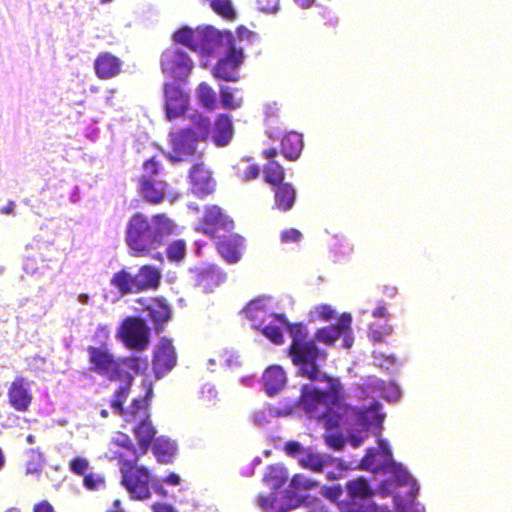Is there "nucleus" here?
I'll use <instances>...</instances> for the list:
<instances>
[{
	"label": "nucleus",
	"instance_id": "obj_21",
	"mask_svg": "<svg viewBox=\"0 0 512 512\" xmlns=\"http://www.w3.org/2000/svg\"><path fill=\"white\" fill-rule=\"evenodd\" d=\"M93 67L98 79L109 80L122 73L123 61L110 52H101L95 58Z\"/></svg>",
	"mask_w": 512,
	"mask_h": 512
},
{
	"label": "nucleus",
	"instance_id": "obj_7",
	"mask_svg": "<svg viewBox=\"0 0 512 512\" xmlns=\"http://www.w3.org/2000/svg\"><path fill=\"white\" fill-rule=\"evenodd\" d=\"M116 336L128 350L141 352L150 345V328L146 321L138 316L124 318Z\"/></svg>",
	"mask_w": 512,
	"mask_h": 512
},
{
	"label": "nucleus",
	"instance_id": "obj_6",
	"mask_svg": "<svg viewBox=\"0 0 512 512\" xmlns=\"http://www.w3.org/2000/svg\"><path fill=\"white\" fill-rule=\"evenodd\" d=\"M138 462L131 460L119 466L120 483L132 499L142 501L151 497L153 476L146 466L139 465Z\"/></svg>",
	"mask_w": 512,
	"mask_h": 512
},
{
	"label": "nucleus",
	"instance_id": "obj_36",
	"mask_svg": "<svg viewBox=\"0 0 512 512\" xmlns=\"http://www.w3.org/2000/svg\"><path fill=\"white\" fill-rule=\"evenodd\" d=\"M152 452L156 457L157 462L161 464H170L176 452V447L173 442L158 438L153 444Z\"/></svg>",
	"mask_w": 512,
	"mask_h": 512
},
{
	"label": "nucleus",
	"instance_id": "obj_34",
	"mask_svg": "<svg viewBox=\"0 0 512 512\" xmlns=\"http://www.w3.org/2000/svg\"><path fill=\"white\" fill-rule=\"evenodd\" d=\"M386 467L384 473L392 474L398 485H408L410 487V496L414 498L418 492V487L409 472L401 464L395 462L393 458H391Z\"/></svg>",
	"mask_w": 512,
	"mask_h": 512
},
{
	"label": "nucleus",
	"instance_id": "obj_63",
	"mask_svg": "<svg viewBox=\"0 0 512 512\" xmlns=\"http://www.w3.org/2000/svg\"><path fill=\"white\" fill-rule=\"evenodd\" d=\"M153 489L157 495L160 497L166 498L168 497V491L163 487V485L160 482H154L153 483Z\"/></svg>",
	"mask_w": 512,
	"mask_h": 512
},
{
	"label": "nucleus",
	"instance_id": "obj_45",
	"mask_svg": "<svg viewBox=\"0 0 512 512\" xmlns=\"http://www.w3.org/2000/svg\"><path fill=\"white\" fill-rule=\"evenodd\" d=\"M83 485L90 491L99 490L106 486V478L103 474L89 472L83 477Z\"/></svg>",
	"mask_w": 512,
	"mask_h": 512
},
{
	"label": "nucleus",
	"instance_id": "obj_1",
	"mask_svg": "<svg viewBox=\"0 0 512 512\" xmlns=\"http://www.w3.org/2000/svg\"><path fill=\"white\" fill-rule=\"evenodd\" d=\"M177 225L165 213L148 218L141 212L132 214L125 228V243L133 257L161 259V254L152 252L161 247L166 238L173 235Z\"/></svg>",
	"mask_w": 512,
	"mask_h": 512
},
{
	"label": "nucleus",
	"instance_id": "obj_49",
	"mask_svg": "<svg viewBox=\"0 0 512 512\" xmlns=\"http://www.w3.org/2000/svg\"><path fill=\"white\" fill-rule=\"evenodd\" d=\"M88 468L89 461L84 457L77 456L69 461V469L75 475L84 477V475L87 474L86 471L88 470Z\"/></svg>",
	"mask_w": 512,
	"mask_h": 512
},
{
	"label": "nucleus",
	"instance_id": "obj_17",
	"mask_svg": "<svg viewBox=\"0 0 512 512\" xmlns=\"http://www.w3.org/2000/svg\"><path fill=\"white\" fill-rule=\"evenodd\" d=\"M169 140L174 155L168 157L173 162H180L197 153L198 143L193 133L186 128H180L169 134Z\"/></svg>",
	"mask_w": 512,
	"mask_h": 512
},
{
	"label": "nucleus",
	"instance_id": "obj_19",
	"mask_svg": "<svg viewBox=\"0 0 512 512\" xmlns=\"http://www.w3.org/2000/svg\"><path fill=\"white\" fill-rule=\"evenodd\" d=\"M215 239L216 250L227 263L235 264L240 261L245 248L243 236L230 232L228 235H218Z\"/></svg>",
	"mask_w": 512,
	"mask_h": 512
},
{
	"label": "nucleus",
	"instance_id": "obj_62",
	"mask_svg": "<svg viewBox=\"0 0 512 512\" xmlns=\"http://www.w3.org/2000/svg\"><path fill=\"white\" fill-rule=\"evenodd\" d=\"M373 317L376 318H387L389 313L385 307V305H379L372 311Z\"/></svg>",
	"mask_w": 512,
	"mask_h": 512
},
{
	"label": "nucleus",
	"instance_id": "obj_13",
	"mask_svg": "<svg viewBox=\"0 0 512 512\" xmlns=\"http://www.w3.org/2000/svg\"><path fill=\"white\" fill-rule=\"evenodd\" d=\"M308 379L311 381L327 382L329 384L328 389L323 390V392L326 394L328 402L334 407V410L337 411L338 414H344L346 425L349 424L350 418H359L361 416L362 413L360 410L338 403L342 396V385L338 378L328 376L326 373L321 372L319 364L315 378Z\"/></svg>",
	"mask_w": 512,
	"mask_h": 512
},
{
	"label": "nucleus",
	"instance_id": "obj_61",
	"mask_svg": "<svg viewBox=\"0 0 512 512\" xmlns=\"http://www.w3.org/2000/svg\"><path fill=\"white\" fill-rule=\"evenodd\" d=\"M163 482L167 485L177 486L181 483V477L172 472L163 478Z\"/></svg>",
	"mask_w": 512,
	"mask_h": 512
},
{
	"label": "nucleus",
	"instance_id": "obj_31",
	"mask_svg": "<svg viewBox=\"0 0 512 512\" xmlns=\"http://www.w3.org/2000/svg\"><path fill=\"white\" fill-rule=\"evenodd\" d=\"M110 284L121 295L139 293L136 283V276L126 269H121L113 274Z\"/></svg>",
	"mask_w": 512,
	"mask_h": 512
},
{
	"label": "nucleus",
	"instance_id": "obj_58",
	"mask_svg": "<svg viewBox=\"0 0 512 512\" xmlns=\"http://www.w3.org/2000/svg\"><path fill=\"white\" fill-rule=\"evenodd\" d=\"M326 443L335 450H341L344 446V440L340 435L327 436Z\"/></svg>",
	"mask_w": 512,
	"mask_h": 512
},
{
	"label": "nucleus",
	"instance_id": "obj_57",
	"mask_svg": "<svg viewBox=\"0 0 512 512\" xmlns=\"http://www.w3.org/2000/svg\"><path fill=\"white\" fill-rule=\"evenodd\" d=\"M316 312L317 316L325 321L331 319L334 313L333 309L327 304L318 306Z\"/></svg>",
	"mask_w": 512,
	"mask_h": 512
},
{
	"label": "nucleus",
	"instance_id": "obj_42",
	"mask_svg": "<svg viewBox=\"0 0 512 512\" xmlns=\"http://www.w3.org/2000/svg\"><path fill=\"white\" fill-rule=\"evenodd\" d=\"M326 463V460L321 454L311 451L306 452V454L299 459V465L301 467L317 473L323 471Z\"/></svg>",
	"mask_w": 512,
	"mask_h": 512
},
{
	"label": "nucleus",
	"instance_id": "obj_40",
	"mask_svg": "<svg viewBox=\"0 0 512 512\" xmlns=\"http://www.w3.org/2000/svg\"><path fill=\"white\" fill-rule=\"evenodd\" d=\"M286 480V470L278 466H270L263 477L264 483L274 490L282 487Z\"/></svg>",
	"mask_w": 512,
	"mask_h": 512
},
{
	"label": "nucleus",
	"instance_id": "obj_46",
	"mask_svg": "<svg viewBox=\"0 0 512 512\" xmlns=\"http://www.w3.org/2000/svg\"><path fill=\"white\" fill-rule=\"evenodd\" d=\"M221 104L223 108L234 110L241 106V100L234 98L232 92L227 87H222L220 90Z\"/></svg>",
	"mask_w": 512,
	"mask_h": 512
},
{
	"label": "nucleus",
	"instance_id": "obj_10",
	"mask_svg": "<svg viewBox=\"0 0 512 512\" xmlns=\"http://www.w3.org/2000/svg\"><path fill=\"white\" fill-rule=\"evenodd\" d=\"M234 221L218 205H207L204 208L197 230L210 238L218 237L219 232H232Z\"/></svg>",
	"mask_w": 512,
	"mask_h": 512
},
{
	"label": "nucleus",
	"instance_id": "obj_51",
	"mask_svg": "<svg viewBox=\"0 0 512 512\" xmlns=\"http://www.w3.org/2000/svg\"><path fill=\"white\" fill-rule=\"evenodd\" d=\"M302 239V233L296 228L285 229L280 234L282 243H298Z\"/></svg>",
	"mask_w": 512,
	"mask_h": 512
},
{
	"label": "nucleus",
	"instance_id": "obj_18",
	"mask_svg": "<svg viewBox=\"0 0 512 512\" xmlns=\"http://www.w3.org/2000/svg\"><path fill=\"white\" fill-rule=\"evenodd\" d=\"M30 382L21 375L14 377L7 389V399L11 408L20 413L27 412L33 402Z\"/></svg>",
	"mask_w": 512,
	"mask_h": 512
},
{
	"label": "nucleus",
	"instance_id": "obj_15",
	"mask_svg": "<svg viewBox=\"0 0 512 512\" xmlns=\"http://www.w3.org/2000/svg\"><path fill=\"white\" fill-rule=\"evenodd\" d=\"M188 179L191 192L199 198L211 195L215 191L216 181L203 161H198L191 166Z\"/></svg>",
	"mask_w": 512,
	"mask_h": 512
},
{
	"label": "nucleus",
	"instance_id": "obj_48",
	"mask_svg": "<svg viewBox=\"0 0 512 512\" xmlns=\"http://www.w3.org/2000/svg\"><path fill=\"white\" fill-rule=\"evenodd\" d=\"M43 469V461L40 454L32 453L31 458L26 462L25 472L27 475L39 476Z\"/></svg>",
	"mask_w": 512,
	"mask_h": 512
},
{
	"label": "nucleus",
	"instance_id": "obj_24",
	"mask_svg": "<svg viewBox=\"0 0 512 512\" xmlns=\"http://www.w3.org/2000/svg\"><path fill=\"white\" fill-rule=\"evenodd\" d=\"M131 432L136 438L140 454L146 455L152 444L156 441L157 430L151 419L131 425Z\"/></svg>",
	"mask_w": 512,
	"mask_h": 512
},
{
	"label": "nucleus",
	"instance_id": "obj_30",
	"mask_svg": "<svg viewBox=\"0 0 512 512\" xmlns=\"http://www.w3.org/2000/svg\"><path fill=\"white\" fill-rule=\"evenodd\" d=\"M138 292L156 289L160 285L161 271L151 265H142L135 274Z\"/></svg>",
	"mask_w": 512,
	"mask_h": 512
},
{
	"label": "nucleus",
	"instance_id": "obj_20",
	"mask_svg": "<svg viewBox=\"0 0 512 512\" xmlns=\"http://www.w3.org/2000/svg\"><path fill=\"white\" fill-rule=\"evenodd\" d=\"M379 448H369L361 460V467L374 473H384L392 453L385 440L380 439Z\"/></svg>",
	"mask_w": 512,
	"mask_h": 512
},
{
	"label": "nucleus",
	"instance_id": "obj_9",
	"mask_svg": "<svg viewBox=\"0 0 512 512\" xmlns=\"http://www.w3.org/2000/svg\"><path fill=\"white\" fill-rule=\"evenodd\" d=\"M144 454H140V449L130 436L122 431H116L107 444L105 458L110 461H116L118 467L124 465V462L135 460L139 461Z\"/></svg>",
	"mask_w": 512,
	"mask_h": 512
},
{
	"label": "nucleus",
	"instance_id": "obj_2",
	"mask_svg": "<svg viewBox=\"0 0 512 512\" xmlns=\"http://www.w3.org/2000/svg\"><path fill=\"white\" fill-rule=\"evenodd\" d=\"M275 318L285 324L292 339L288 354L293 364L298 367L297 374L303 378H315L318 362L327 358L326 351L319 349L314 340H307L308 329L303 323L290 324L283 314H276Z\"/></svg>",
	"mask_w": 512,
	"mask_h": 512
},
{
	"label": "nucleus",
	"instance_id": "obj_41",
	"mask_svg": "<svg viewBox=\"0 0 512 512\" xmlns=\"http://www.w3.org/2000/svg\"><path fill=\"white\" fill-rule=\"evenodd\" d=\"M210 7L214 13L227 21H234L237 17L231 0H209Z\"/></svg>",
	"mask_w": 512,
	"mask_h": 512
},
{
	"label": "nucleus",
	"instance_id": "obj_32",
	"mask_svg": "<svg viewBox=\"0 0 512 512\" xmlns=\"http://www.w3.org/2000/svg\"><path fill=\"white\" fill-rule=\"evenodd\" d=\"M303 148L302 135L297 132H289L281 139L280 153L290 161L296 160Z\"/></svg>",
	"mask_w": 512,
	"mask_h": 512
},
{
	"label": "nucleus",
	"instance_id": "obj_50",
	"mask_svg": "<svg viewBox=\"0 0 512 512\" xmlns=\"http://www.w3.org/2000/svg\"><path fill=\"white\" fill-rule=\"evenodd\" d=\"M261 332L274 344H282L284 342L283 334L280 328L276 325H266L261 329Z\"/></svg>",
	"mask_w": 512,
	"mask_h": 512
},
{
	"label": "nucleus",
	"instance_id": "obj_14",
	"mask_svg": "<svg viewBox=\"0 0 512 512\" xmlns=\"http://www.w3.org/2000/svg\"><path fill=\"white\" fill-rule=\"evenodd\" d=\"M234 42V35L230 31H220L212 26H206L201 28L197 52L205 56L221 54Z\"/></svg>",
	"mask_w": 512,
	"mask_h": 512
},
{
	"label": "nucleus",
	"instance_id": "obj_59",
	"mask_svg": "<svg viewBox=\"0 0 512 512\" xmlns=\"http://www.w3.org/2000/svg\"><path fill=\"white\" fill-rule=\"evenodd\" d=\"M151 509L153 512H177L173 505L162 502L152 504Z\"/></svg>",
	"mask_w": 512,
	"mask_h": 512
},
{
	"label": "nucleus",
	"instance_id": "obj_37",
	"mask_svg": "<svg viewBox=\"0 0 512 512\" xmlns=\"http://www.w3.org/2000/svg\"><path fill=\"white\" fill-rule=\"evenodd\" d=\"M201 28L192 29L190 27H182L173 34V40L182 44L193 51H198Z\"/></svg>",
	"mask_w": 512,
	"mask_h": 512
},
{
	"label": "nucleus",
	"instance_id": "obj_11",
	"mask_svg": "<svg viewBox=\"0 0 512 512\" xmlns=\"http://www.w3.org/2000/svg\"><path fill=\"white\" fill-rule=\"evenodd\" d=\"M222 53L224 55L218 60L213 68V76L227 82L238 81V68L241 66L244 59L243 48L238 47L236 42H234L232 45L224 49Z\"/></svg>",
	"mask_w": 512,
	"mask_h": 512
},
{
	"label": "nucleus",
	"instance_id": "obj_25",
	"mask_svg": "<svg viewBox=\"0 0 512 512\" xmlns=\"http://www.w3.org/2000/svg\"><path fill=\"white\" fill-rule=\"evenodd\" d=\"M148 315L155 326L157 333L163 331L164 325L171 318V308L164 298H154L145 307Z\"/></svg>",
	"mask_w": 512,
	"mask_h": 512
},
{
	"label": "nucleus",
	"instance_id": "obj_43",
	"mask_svg": "<svg viewBox=\"0 0 512 512\" xmlns=\"http://www.w3.org/2000/svg\"><path fill=\"white\" fill-rule=\"evenodd\" d=\"M167 257L172 262H180L186 255V243L182 239L172 241L166 249Z\"/></svg>",
	"mask_w": 512,
	"mask_h": 512
},
{
	"label": "nucleus",
	"instance_id": "obj_29",
	"mask_svg": "<svg viewBox=\"0 0 512 512\" xmlns=\"http://www.w3.org/2000/svg\"><path fill=\"white\" fill-rule=\"evenodd\" d=\"M262 380L266 393L273 396L285 386L286 374L280 366L274 365L264 371Z\"/></svg>",
	"mask_w": 512,
	"mask_h": 512
},
{
	"label": "nucleus",
	"instance_id": "obj_64",
	"mask_svg": "<svg viewBox=\"0 0 512 512\" xmlns=\"http://www.w3.org/2000/svg\"><path fill=\"white\" fill-rule=\"evenodd\" d=\"M15 202L9 200L5 206L0 208V214L10 215L14 214Z\"/></svg>",
	"mask_w": 512,
	"mask_h": 512
},
{
	"label": "nucleus",
	"instance_id": "obj_39",
	"mask_svg": "<svg viewBox=\"0 0 512 512\" xmlns=\"http://www.w3.org/2000/svg\"><path fill=\"white\" fill-rule=\"evenodd\" d=\"M199 103L205 109L212 111L217 107V97L213 88L206 82H201L197 87Z\"/></svg>",
	"mask_w": 512,
	"mask_h": 512
},
{
	"label": "nucleus",
	"instance_id": "obj_22",
	"mask_svg": "<svg viewBox=\"0 0 512 512\" xmlns=\"http://www.w3.org/2000/svg\"><path fill=\"white\" fill-rule=\"evenodd\" d=\"M226 274L217 265L211 264L195 272V283L204 292H212L214 288L226 281Z\"/></svg>",
	"mask_w": 512,
	"mask_h": 512
},
{
	"label": "nucleus",
	"instance_id": "obj_27",
	"mask_svg": "<svg viewBox=\"0 0 512 512\" xmlns=\"http://www.w3.org/2000/svg\"><path fill=\"white\" fill-rule=\"evenodd\" d=\"M274 208L287 212L291 210L296 202L297 192L291 183H282L274 186Z\"/></svg>",
	"mask_w": 512,
	"mask_h": 512
},
{
	"label": "nucleus",
	"instance_id": "obj_23",
	"mask_svg": "<svg viewBox=\"0 0 512 512\" xmlns=\"http://www.w3.org/2000/svg\"><path fill=\"white\" fill-rule=\"evenodd\" d=\"M138 182L140 194L148 203L158 205L163 202L167 188L165 181H157L147 176H141Z\"/></svg>",
	"mask_w": 512,
	"mask_h": 512
},
{
	"label": "nucleus",
	"instance_id": "obj_44",
	"mask_svg": "<svg viewBox=\"0 0 512 512\" xmlns=\"http://www.w3.org/2000/svg\"><path fill=\"white\" fill-rule=\"evenodd\" d=\"M120 367L123 365L137 374H142L147 370L148 362L136 355L119 358Z\"/></svg>",
	"mask_w": 512,
	"mask_h": 512
},
{
	"label": "nucleus",
	"instance_id": "obj_60",
	"mask_svg": "<svg viewBox=\"0 0 512 512\" xmlns=\"http://www.w3.org/2000/svg\"><path fill=\"white\" fill-rule=\"evenodd\" d=\"M285 452L290 456H295L302 450V446L297 441H290L284 447Z\"/></svg>",
	"mask_w": 512,
	"mask_h": 512
},
{
	"label": "nucleus",
	"instance_id": "obj_38",
	"mask_svg": "<svg viewBox=\"0 0 512 512\" xmlns=\"http://www.w3.org/2000/svg\"><path fill=\"white\" fill-rule=\"evenodd\" d=\"M263 175L264 181L272 187L285 183V170L275 160H270L266 165H264Z\"/></svg>",
	"mask_w": 512,
	"mask_h": 512
},
{
	"label": "nucleus",
	"instance_id": "obj_47",
	"mask_svg": "<svg viewBox=\"0 0 512 512\" xmlns=\"http://www.w3.org/2000/svg\"><path fill=\"white\" fill-rule=\"evenodd\" d=\"M290 486L295 490H309L317 487L318 482L308 479L302 474H295L291 479Z\"/></svg>",
	"mask_w": 512,
	"mask_h": 512
},
{
	"label": "nucleus",
	"instance_id": "obj_28",
	"mask_svg": "<svg viewBox=\"0 0 512 512\" xmlns=\"http://www.w3.org/2000/svg\"><path fill=\"white\" fill-rule=\"evenodd\" d=\"M233 137V123L231 116L220 114L213 125L212 140L218 147L226 146Z\"/></svg>",
	"mask_w": 512,
	"mask_h": 512
},
{
	"label": "nucleus",
	"instance_id": "obj_54",
	"mask_svg": "<svg viewBox=\"0 0 512 512\" xmlns=\"http://www.w3.org/2000/svg\"><path fill=\"white\" fill-rule=\"evenodd\" d=\"M258 8L266 13H274L279 9L280 0H257Z\"/></svg>",
	"mask_w": 512,
	"mask_h": 512
},
{
	"label": "nucleus",
	"instance_id": "obj_33",
	"mask_svg": "<svg viewBox=\"0 0 512 512\" xmlns=\"http://www.w3.org/2000/svg\"><path fill=\"white\" fill-rule=\"evenodd\" d=\"M345 490L352 501L366 500L375 494V491L364 477L349 480L345 485Z\"/></svg>",
	"mask_w": 512,
	"mask_h": 512
},
{
	"label": "nucleus",
	"instance_id": "obj_5",
	"mask_svg": "<svg viewBox=\"0 0 512 512\" xmlns=\"http://www.w3.org/2000/svg\"><path fill=\"white\" fill-rule=\"evenodd\" d=\"M86 352L88 353L89 370L91 372L109 381L119 380L124 383V381L134 380L132 374L120 367L119 358L113 355L108 346L88 345Z\"/></svg>",
	"mask_w": 512,
	"mask_h": 512
},
{
	"label": "nucleus",
	"instance_id": "obj_3",
	"mask_svg": "<svg viewBox=\"0 0 512 512\" xmlns=\"http://www.w3.org/2000/svg\"><path fill=\"white\" fill-rule=\"evenodd\" d=\"M134 380L124 381L120 383L113 392L110 400V406L114 413L120 416L126 424H136L151 419L150 403L153 397V385L149 381L142 383L144 395L134 398L132 402L125 408L124 404L131 392Z\"/></svg>",
	"mask_w": 512,
	"mask_h": 512
},
{
	"label": "nucleus",
	"instance_id": "obj_4",
	"mask_svg": "<svg viewBox=\"0 0 512 512\" xmlns=\"http://www.w3.org/2000/svg\"><path fill=\"white\" fill-rule=\"evenodd\" d=\"M299 402L307 413L315 418L324 419L330 428H342L346 425L344 414H338L334 407L329 406L330 403L323 390L305 384L301 388Z\"/></svg>",
	"mask_w": 512,
	"mask_h": 512
},
{
	"label": "nucleus",
	"instance_id": "obj_12",
	"mask_svg": "<svg viewBox=\"0 0 512 512\" xmlns=\"http://www.w3.org/2000/svg\"><path fill=\"white\" fill-rule=\"evenodd\" d=\"M164 109L166 118L169 121L178 119L186 114L189 109V94L173 82H166L163 85Z\"/></svg>",
	"mask_w": 512,
	"mask_h": 512
},
{
	"label": "nucleus",
	"instance_id": "obj_8",
	"mask_svg": "<svg viewBox=\"0 0 512 512\" xmlns=\"http://www.w3.org/2000/svg\"><path fill=\"white\" fill-rule=\"evenodd\" d=\"M193 67L192 59L179 47H168L161 54L160 68L169 78L185 80Z\"/></svg>",
	"mask_w": 512,
	"mask_h": 512
},
{
	"label": "nucleus",
	"instance_id": "obj_56",
	"mask_svg": "<svg viewBox=\"0 0 512 512\" xmlns=\"http://www.w3.org/2000/svg\"><path fill=\"white\" fill-rule=\"evenodd\" d=\"M32 512H56V510L48 500L43 499L34 504Z\"/></svg>",
	"mask_w": 512,
	"mask_h": 512
},
{
	"label": "nucleus",
	"instance_id": "obj_16",
	"mask_svg": "<svg viewBox=\"0 0 512 512\" xmlns=\"http://www.w3.org/2000/svg\"><path fill=\"white\" fill-rule=\"evenodd\" d=\"M177 355L172 341L161 338L155 346L152 357V370L156 379L167 375L176 365Z\"/></svg>",
	"mask_w": 512,
	"mask_h": 512
},
{
	"label": "nucleus",
	"instance_id": "obj_53",
	"mask_svg": "<svg viewBox=\"0 0 512 512\" xmlns=\"http://www.w3.org/2000/svg\"><path fill=\"white\" fill-rule=\"evenodd\" d=\"M143 170L145 174L142 176H147L152 179V177L159 173V164L155 161L154 157H152L143 163Z\"/></svg>",
	"mask_w": 512,
	"mask_h": 512
},
{
	"label": "nucleus",
	"instance_id": "obj_35",
	"mask_svg": "<svg viewBox=\"0 0 512 512\" xmlns=\"http://www.w3.org/2000/svg\"><path fill=\"white\" fill-rule=\"evenodd\" d=\"M190 121L191 125L185 128L189 129L198 141H207L212 130L210 119L199 112H195L190 116Z\"/></svg>",
	"mask_w": 512,
	"mask_h": 512
},
{
	"label": "nucleus",
	"instance_id": "obj_55",
	"mask_svg": "<svg viewBox=\"0 0 512 512\" xmlns=\"http://www.w3.org/2000/svg\"><path fill=\"white\" fill-rule=\"evenodd\" d=\"M260 174V169L257 165H249L242 174L244 181H251L256 179Z\"/></svg>",
	"mask_w": 512,
	"mask_h": 512
},
{
	"label": "nucleus",
	"instance_id": "obj_52",
	"mask_svg": "<svg viewBox=\"0 0 512 512\" xmlns=\"http://www.w3.org/2000/svg\"><path fill=\"white\" fill-rule=\"evenodd\" d=\"M110 330L106 325H99L93 335V340L99 343V346H108Z\"/></svg>",
	"mask_w": 512,
	"mask_h": 512
},
{
	"label": "nucleus",
	"instance_id": "obj_26",
	"mask_svg": "<svg viewBox=\"0 0 512 512\" xmlns=\"http://www.w3.org/2000/svg\"><path fill=\"white\" fill-rule=\"evenodd\" d=\"M351 321L352 318L350 314H342L338 325L318 329L315 333V340L327 345H333L342 333L350 330Z\"/></svg>",
	"mask_w": 512,
	"mask_h": 512
}]
</instances>
